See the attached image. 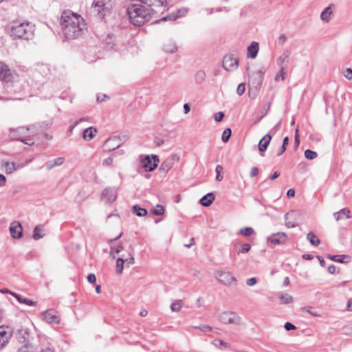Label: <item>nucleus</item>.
I'll list each match as a JSON object with an SVG mask.
<instances>
[{
    "label": "nucleus",
    "instance_id": "473e14b6",
    "mask_svg": "<svg viewBox=\"0 0 352 352\" xmlns=\"http://www.w3.org/2000/svg\"><path fill=\"white\" fill-rule=\"evenodd\" d=\"M206 77V73L203 70L197 71L195 75V81L197 84L203 83Z\"/></svg>",
    "mask_w": 352,
    "mask_h": 352
},
{
    "label": "nucleus",
    "instance_id": "7c9ffc66",
    "mask_svg": "<svg viewBox=\"0 0 352 352\" xmlns=\"http://www.w3.org/2000/svg\"><path fill=\"white\" fill-rule=\"evenodd\" d=\"M133 214L138 217H144L147 214V210L145 208L140 207L138 205H135L132 208Z\"/></svg>",
    "mask_w": 352,
    "mask_h": 352
},
{
    "label": "nucleus",
    "instance_id": "603ef678",
    "mask_svg": "<svg viewBox=\"0 0 352 352\" xmlns=\"http://www.w3.org/2000/svg\"><path fill=\"white\" fill-rule=\"evenodd\" d=\"M224 117V113L221 111H219L214 115V120L216 122H221Z\"/></svg>",
    "mask_w": 352,
    "mask_h": 352
},
{
    "label": "nucleus",
    "instance_id": "ea45409f",
    "mask_svg": "<svg viewBox=\"0 0 352 352\" xmlns=\"http://www.w3.org/2000/svg\"><path fill=\"white\" fill-rule=\"evenodd\" d=\"M231 134H232V130L230 128H226L223 133H222V135H221V140L223 142H227L229 139L230 138V136H231Z\"/></svg>",
    "mask_w": 352,
    "mask_h": 352
},
{
    "label": "nucleus",
    "instance_id": "f8f14e48",
    "mask_svg": "<svg viewBox=\"0 0 352 352\" xmlns=\"http://www.w3.org/2000/svg\"><path fill=\"white\" fill-rule=\"evenodd\" d=\"M216 276L219 281L224 285H230L232 282L236 281L230 272L217 271Z\"/></svg>",
    "mask_w": 352,
    "mask_h": 352
},
{
    "label": "nucleus",
    "instance_id": "a878e982",
    "mask_svg": "<svg viewBox=\"0 0 352 352\" xmlns=\"http://www.w3.org/2000/svg\"><path fill=\"white\" fill-rule=\"evenodd\" d=\"M96 133V129L90 126L83 131V138L85 140L89 141L95 137Z\"/></svg>",
    "mask_w": 352,
    "mask_h": 352
},
{
    "label": "nucleus",
    "instance_id": "a18cd8bd",
    "mask_svg": "<svg viewBox=\"0 0 352 352\" xmlns=\"http://www.w3.org/2000/svg\"><path fill=\"white\" fill-rule=\"evenodd\" d=\"M302 310L309 313V314H311V316H315V317H319L320 316V314H318L317 311H313L312 307H302Z\"/></svg>",
    "mask_w": 352,
    "mask_h": 352
},
{
    "label": "nucleus",
    "instance_id": "3c124183",
    "mask_svg": "<svg viewBox=\"0 0 352 352\" xmlns=\"http://www.w3.org/2000/svg\"><path fill=\"white\" fill-rule=\"evenodd\" d=\"M344 76L346 78H347L349 80H352V69L347 68L344 72Z\"/></svg>",
    "mask_w": 352,
    "mask_h": 352
},
{
    "label": "nucleus",
    "instance_id": "9b49d317",
    "mask_svg": "<svg viewBox=\"0 0 352 352\" xmlns=\"http://www.w3.org/2000/svg\"><path fill=\"white\" fill-rule=\"evenodd\" d=\"M179 160V156L177 154H172L167 157L161 164L160 171L167 173L174 165L175 162Z\"/></svg>",
    "mask_w": 352,
    "mask_h": 352
},
{
    "label": "nucleus",
    "instance_id": "2f4dec72",
    "mask_svg": "<svg viewBox=\"0 0 352 352\" xmlns=\"http://www.w3.org/2000/svg\"><path fill=\"white\" fill-rule=\"evenodd\" d=\"M294 214H295V213L293 211L285 214V225L287 227L294 228L296 226V223H295L294 221L289 220V219H292V217Z\"/></svg>",
    "mask_w": 352,
    "mask_h": 352
},
{
    "label": "nucleus",
    "instance_id": "052dcab7",
    "mask_svg": "<svg viewBox=\"0 0 352 352\" xmlns=\"http://www.w3.org/2000/svg\"><path fill=\"white\" fill-rule=\"evenodd\" d=\"M328 272L331 274H335L336 273H338L337 272V267L334 265H331L328 268Z\"/></svg>",
    "mask_w": 352,
    "mask_h": 352
},
{
    "label": "nucleus",
    "instance_id": "c03bdc74",
    "mask_svg": "<svg viewBox=\"0 0 352 352\" xmlns=\"http://www.w3.org/2000/svg\"><path fill=\"white\" fill-rule=\"evenodd\" d=\"M280 72L278 74H277L275 77V80H276V81L278 80L279 78H281L283 80H284L285 78V76L287 74V72L285 71L286 67H280Z\"/></svg>",
    "mask_w": 352,
    "mask_h": 352
},
{
    "label": "nucleus",
    "instance_id": "e2e57ef3",
    "mask_svg": "<svg viewBox=\"0 0 352 352\" xmlns=\"http://www.w3.org/2000/svg\"><path fill=\"white\" fill-rule=\"evenodd\" d=\"M6 184V177L0 173V186H5Z\"/></svg>",
    "mask_w": 352,
    "mask_h": 352
},
{
    "label": "nucleus",
    "instance_id": "49530a36",
    "mask_svg": "<svg viewBox=\"0 0 352 352\" xmlns=\"http://www.w3.org/2000/svg\"><path fill=\"white\" fill-rule=\"evenodd\" d=\"M251 249V245L249 243H245L242 245L241 250L238 251V254H245L248 253Z\"/></svg>",
    "mask_w": 352,
    "mask_h": 352
},
{
    "label": "nucleus",
    "instance_id": "20e7f679",
    "mask_svg": "<svg viewBox=\"0 0 352 352\" xmlns=\"http://www.w3.org/2000/svg\"><path fill=\"white\" fill-rule=\"evenodd\" d=\"M92 7L100 18H104L111 8V0H94Z\"/></svg>",
    "mask_w": 352,
    "mask_h": 352
},
{
    "label": "nucleus",
    "instance_id": "bb28decb",
    "mask_svg": "<svg viewBox=\"0 0 352 352\" xmlns=\"http://www.w3.org/2000/svg\"><path fill=\"white\" fill-rule=\"evenodd\" d=\"M11 294L13 296H14L16 298V300L20 303L25 304V305H27L28 306H35L36 305V302H34V301H33L32 300L23 298L21 295H19V294H17L14 293V292H11Z\"/></svg>",
    "mask_w": 352,
    "mask_h": 352
},
{
    "label": "nucleus",
    "instance_id": "9d476101",
    "mask_svg": "<svg viewBox=\"0 0 352 352\" xmlns=\"http://www.w3.org/2000/svg\"><path fill=\"white\" fill-rule=\"evenodd\" d=\"M239 66V60L234 54H230L224 56L223 60V67L227 71H234Z\"/></svg>",
    "mask_w": 352,
    "mask_h": 352
},
{
    "label": "nucleus",
    "instance_id": "4c0bfd02",
    "mask_svg": "<svg viewBox=\"0 0 352 352\" xmlns=\"http://www.w3.org/2000/svg\"><path fill=\"white\" fill-rule=\"evenodd\" d=\"M164 208L162 205H157L155 208L151 209V212L153 214L160 216L164 213Z\"/></svg>",
    "mask_w": 352,
    "mask_h": 352
},
{
    "label": "nucleus",
    "instance_id": "5fc2aeb1",
    "mask_svg": "<svg viewBox=\"0 0 352 352\" xmlns=\"http://www.w3.org/2000/svg\"><path fill=\"white\" fill-rule=\"evenodd\" d=\"M178 17H179V16H178V15H177V16H173V15H172V16H166L162 17V18L161 19H160V20H157V21H155V22H156V23H158L160 21H167V20H173V21H174V20H175V19H176L177 18H178Z\"/></svg>",
    "mask_w": 352,
    "mask_h": 352
},
{
    "label": "nucleus",
    "instance_id": "b1692460",
    "mask_svg": "<svg viewBox=\"0 0 352 352\" xmlns=\"http://www.w3.org/2000/svg\"><path fill=\"white\" fill-rule=\"evenodd\" d=\"M333 217L337 221L342 219H349L351 218L350 210L346 208H343L338 212H334Z\"/></svg>",
    "mask_w": 352,
    "mask_h": 352
},
{
    "label": "nucleus",
    "instance_id": "2eb2a0df",
    "mask_svg": "<svg viewBox=\"0 0 352 352\" xmlns=\"http://www.w3.org/2000/svg\"><path fill=\"white\" fill-rule=\"evenodd\" d=\"M101 196L102 199H105L109 203H112L117 198V192L113 188H106L103 190Z\"/></svg>",
    "mask_w": 352,
    "mask_h": 352
},
{
    "label": "nucleus",
    "instance_id": "aec40b11",
    "mask_svg": "<svg viewBox=\"0 0 352 352\" xmlns=\"http://www.w3.org/2000/svg\"><path fill=\"white\" fill-rule=\"evenodd\" d=\"M335 8L333 3H331L327 6L321 13L320 18L324 22H329L331 20V16L333 14L332 9Z\"/></svg>",
    "mask_w": 352,
    "mask_h": 352
},
{
    "label": "nucleus",
    "instance_id": "09e8293b",
    "mask_svg": "<svg viewBox=\"0 0 352 352\" xmlns=\"http://www.w3.org/2000/svg\"><path fill=\"white\" fill-rule=\"evenodd\" d=\"M215 345L219 347H224V348H229L230 346V344L228 342H226L221 340H218L215 341Z\"/></svg>",
    "mask_w": 352,
    "mask_h": 352
},
{
    "label": "nucleus",
    "instance_id": "c756f323",
    "mask_svg": "<svg viewBox=\"0 0 352 352\" xmlns=\"http://www.w3.org/2000/svg\"><path fill=\"white\" fill-rule=\"evenodd\" d=\"M307 239L313 245L317 246L320 243L319 238L312 232H309L307 234Z\"/></svg>",
    "mask_w": 352,
    "mask_h": 352
},
{
    "label": "nucleus",
    "instance_id": "774afa93",
    "mask_svg": "<svg viewBox=\"0 0 352 352\" xmlns=\"http://www.w3.org/2000/svg\"><path fill=\"white\" fill-rule=\"evenodd\" d=\"M287 196L289 197V198H292V197H294L295 196V190L294 189H289L287 192Z\"/></svg>",
    "mask_w": 352,
    "mask_h": 352
},
{
    "label": "nucleus",
    "instance_id": "37998d69",
    "mask_svg": "<svg viewBox=\"0 0 352 352\" xmlns=\"http://www.w3.org/2000/svg\"><path fill=\"white\" fill-rule=\"evenodd\" d=\"M223 168L221 165H217L215 168V171L217 173L216 180L220 182L223 179V175H221V172L223 171Z\"/></svg>",
    "mask_w": 352,
    "mask_h": 352
},
{
    "label": "nucleus",
    "instance_id": "c9c22d12",
    "mask_svg": "<svg viewBox=\"0 0 352 352\" xmlns=\"http://www.w3.org/2000/svg\"><path fill=\"white\" fill-rule=\"evenodd\" d=\"M254 233V230L251 227H245L239 230V234L244 236H250Z\"/></svg>",
    "mask_w": 352,
    "mask_h": 352
},
{
    "label": "nucleus",
    "instance_id": "680f3d73",
    "mask_svg": "<svg viewBox=\"0 0 352 352\" xmlns=\"http://www.w3.org/2000/svg\"><path fill=\"white\" fill-rule=\"evenodd\" d=\"M299 144H300V138H299V134H298V129H296V132H295V146H296V148L298 147Z\"/></svg>",
    "mask_w": 352,
    "mask_h": 352
},
{
    "label": "nucleus",
    "instance_id": "864d4df0",
    "mask_svg": "<svg viewBox=\"0 0 352 352\" xmlns=\"http://www.w3.org/2000/svg\"><path fill=\"white\" fill-rule=\"evenodd\" d=\"M23 143L27 145H33L34 142L32 138H23L20 140Z\"/></svg>",
    "mask_w": 352,
    "mask_h": 352
},
{
    "label": "nucleus",
    "instance_id": "8fccbe9b",
    "mask_svg": "<svg viewBox=\"0 0 352 352\" xmlns=\"http://www.w3.org/2000/svg\"><path fill=\"white\" fill-rule=\"evenodd\" d=\"M245 91V83H240L238 85V87H237V89H236L237 94L239 96H241L242 94H244Z\"/></svg>",
    "mask_w": 352,
    "mask_h": 352
},
{
    "label": "nucleus",
    "instance_id": "f03ea898",
    "mask_svg": "<svg viewBox=\"0 0 352 352\" xmlns=\"http://www.w3.org/2000/svg\"><path fill=\"white\" fill-rule=\"evenodd\" d=\"M130 22L135 25L140 26L148 22L156 13L146 8V6L132 4L127 8Z\"/></svg>",
    "mask_w": 352,
    "mask_h": 352
},
{
    "label": "nucleus",
    "instance_id": "69168bd1",
    "mask_svg": "<svg viewBox=\"0 0 352 352\" xmlns=\"http://www.w3.org/2000/svg\"><path fill=\"white\" fill-rule=\"evenodd\" d=\"M287 36L284 34H281L279 37H278V42L281 44V45H283L286 41H287Z\"/></svg>",
    "mask_w": 352,
    "mask_h": 352
},
{
    "label": "nucleus",
    "instance_id": "58836bf2",
    "mask_svg": "<svg viewBox=\"0 0 352 352\" xmlns=\"http://www.w3.org/2000/svg\"><path fill=\"white\" fill-rule=\"evenodd\" d=\"M182 307V301L181 300H177L174 301L171 305L170 309L173 311L178 312Z\"/></svg>",
    "mask_w": 352,
    "mask_h": 352
},
{
    "label": "nucleus",
    "instance_id": "f704fd0d",
    "mask_svg": "<svg viewBox=\"0 0 352 352\" xmlns=\"http://www.w3.org/2000/svg\"><path fill=\"white\" fill-rule=\"evenodd\" d=\"M124 261L123 257H120L116 261V272L118 274H121L124 270Z\"/></svg>",
    "mask_w": 352,
    "mask_h": 352
},
{
    "label": "nucleus",
    "instance_id": "39448f33",
    "mask_svg": "<svg viewBox=\"0 0 352 352\" xmlns=\"http://www.w3.org/2000/svg\"><path fill=\"white\" fill-rule=\"evenodd\" d=\"M264 74L265 72L260 69L253 72L249 75V84L251 89H259L263 81Z\"/></svg>",
    "mask_w": 352,
    "mask_h": 352
},
{
    "label": "nucleus",
    "instance_id": "f257e3e1",
    "mask_svg": "<svg viewBox=\"0 0 352 352\" xmlns=\"http://www.w3.org/2000/svg\"><path fill=\"white\" fill-rule=\"evenodd\" d=\"M60 25L63 34L69 39L76 38L82 35L86 25L85 20L80 15L69 10L63 12Z\"/></svg>",
    "mask_w": 352,
    "mask_h": 352
},
{
    "label": "nucleus",
    "instance_id": "0e129e2a",
    "mask_svg": "<svg viewBox=\"0 0 352 352\" xmlns=\"http://www.w3.org/2000/svg\"><path fill=\"white\" fill-rule=\"evenodd\" d=\"M31 348V346H23V347L19 349L16 352H32Z\"/></svg>",
    "mask_w": 352,
    "mask_h": 352
},
{
    "label": "nucleus",
    "instance_id": "a211bd4d",
    "mask_svg": "<svg viewBox=\"0 0 352 352\" xmlns=\"http://www.w3.org/2000/svg\"><path fill=\"white\" fill-rule=\"evenodd\" d=\"M45 320L48 323L58 324L59 323V317L56 315L55 310L49 309L43 312Z\"/></svg>",
    "mask_w": 352,
    "mask_h": 352
},
{
    "label": "nucleus",
    "instance_id": "ddd939ff",
    "mask_svg": "<svg viewBox=\"0 0 352 352\" xmlns=\"http://www.w3.org/2000/svg\"><path fill=\"white\" fill-rule=\"evenodd\" d=\"M0 166L1 168H5V172L6 173V174H12L18 169L23 168V164H16L14 162L2 160L0 162Z\"/></svg>",
    "mask_w": 352,
    "mask_h": 352
},
{
    "label": "nucleus",
    "instance_id": "423d86ee",
    "mask_svg": "<svg viewBox=\"0 0 352 352\" xmlns=\"http://www.w3.org/2000/svg\"><path fill=\"white\" fill-rule=\"evenodd\" d=\"M159 161L158 157L155 155H146L141 160V166L145 171L151 172L157 168Z\"/></svg>",
    "mask_w": 352,
    "mask_h": 352
},
{
    "label": "nucleus",
    "instance_id": "1a4fd4ad",
    "mask_svg": "<svg viewBox=\"0 0 352 352\" xmlns=\"http://www.w3.org/2000/svg\"><path fill=\"white\" fill-rule=\"evenodd\" d=\"M122 139L118 136H113L107 138L103 145V149L105 152H111L119 148L122 144Z\"/></svg>",
    "mask_w": 352,
    "mask_h": 352
},
{
    "label": "nucleus",
    "instance_id": "0eeeda50",
    "mask_svg": "<svg viewBox=\"0 0 352 352\" xmlns=\"http://www.w3.org/2000/svg\"><path fill=\"white\" fill-rule=\"evenodd\" d=\"M219 320L223 324H239L241 322V318L239 315L234 311H223L219 316Z\"/></svg>",
    "mask_w": 352,
    "mask_h": 352
},
{
    "label": "nucleus",
    "instance_id": "f3484780",
    "mask_svg": "<svg viewBox=\"0 0 352 352\" xmlns=\"http://www.w3.org/2000/svg\"><path fill=\"white\" fill-rule=\"evenodd\" d=\"M287 236L284 232H277L272 234L268 237L269 242L274 245H280L284 243L286 241Z\"/></svg>",
    "mask_w": 352,
    "mask_h": 352
},
{
    "label": "nucleus",
    "instance_id": "a19ab883",
    "mask_svg": "<svg viewBox=\"0 0 352 352\" xmlns=\"http://www.w3.org/2000/svg\"><path fill=\"white\" fill-rule=\"evenodd\" d=\"M280 300L283 304H289L293 302V298L292 296L285 294L280 296Z\"/></svg>",
    "mask_w": 352,
    "mask_h": 352
},
{
    "label": "nucleus",
    "instance_id": "5701e85b",
    "mask_svg": "<svg viewBox=\"0 0 352 352\" xmlns=\"http://www.w3.org/2000/svg\"><path fill=\"white\" fill-rule=\"evenodd\" d=\"M65 160L64 157H59L56 158L54 160L47 161L45 163V166L47 170H51L56 166L62 165L65 162Z\"/></svg>",
    "mask_w": 352,
    "mask_h": 352
},
{
    "label": "nucleus",
    "instance_id": "13d9d810",
    "mask_svg": "<svg viewBox=\"0 0 352 352\" xmlns=\"http://www.w3.org/2000/svg\"><path fill=\"white\" fill-rule=\"evenodd\" d=\"M87 280L89 283H95L96 281V275L94 274H89L87 276Z\"/></svg>",
    "mask_w": 352,
    "mask_h": 352
},
{
    "label": "nucleus",
    "instance_id": "6ab92c4d",
    "mask_svg": "<svg viewBox=\"0 0 352 352\" xmlns=\"http://www.w3.org/2000/svg\"><path fill=\"white\" fill-rule=\"evenodd\" d=\"M272 136L270 134L264 135L258 142V150L261 153H264L272 140Z\"/></svg>",
    "mask_w": 352,
    "mask_h": 352
},
{
    "label": "nucleus",
    "instance_id": "412c9836",
    "mask_svg": "<svg viewBox=\"0 0 352 352\" xmlns=\"http://www.w3.org/2000/svg\"><path fill=\"white\" fill-rule=\"evenodd\" d=\"M259 50L258 43L253 41L248 47V58H255Z\"/></svg>",
    "mask_w": 352,
    "mask_h": 352
},
{
    "label": "nucleus",
    "instance_id": "bf43d9fd",
    "mask_svg": "<svg viewBox=\"0 0 352 352\" xmlns=\"http://www.w3.org/2000/svg\"><path fill=\"white\" fill-rule=\"evenodd\" d=\"M257 283V279L256 278H248L246 280V284L248 285V286H253L256 283Z\"/></svg>",
    "mask_w": 352,
    "mask_h": 352
},
{
    "label": "nucleus",
    "instance_id": "e433bc0d",
    "mask_svg": "<svg viewBox=\"0 0 352 352\" xmlns=\"http://www.w3.org/2000/svg\"><path fill=\"white\" fill-rule=\"evenodd\" d=\"M164 50L166 52L174 53L177 50V46L175 43L170 42L164 45Z\"/></svg>",
    "mask_w": 352,
    "mask_h": 352
},
{
    "label": "nucleus",
    "instance_id": "4468645a",
    "mask_svg": "<svg viewBox=\"0 0 352 352\" xmlns=\"http://www.w3.org/2000/svg\"><path fill=\"white\" fill-rule=\"evenodd\" d=\"M13 76L10 69L3 62L0 61V80L8 82L12 80Z\"/></svg>",
    "mask_w": 352,
    "mask_h": 352
},
{
    "label": "nucleus",
    "instance_id": "4d7b16f0",
    "mask_svg": "<svg viewBox=\"0 0 352 352\" xmlns=\"http://www.w3.org/2000/svg\"><path fill=\"white\" fill-rule=\"evenodd\" d=\"M113 158L109 157L103 160L102 164L106 166H111V165H113Z\"/></svg>",
    "mask_w": 352,
    "mask_h": 352
},
{
    "label": "nucleus",
    "instance_id": "cd10ccee",
    "mask_svg": "<svg viewBox=\"0 0 352 352\" xmlns=\"http://www.w3.org/2000/svg\"><path fill=\"white\" fill-rule=\"evenodd\" d=\"M11 334L6 331L4 327H0V340L3 344H7Z\"/></svg>",
    "mask_w": 352,
    "mask_h": 352
},
{
    "label": "nucleus",
    "instance_id": "393cba45",
    "mask_svg": "<svg viewBox=\"0 0 352 352\" xmlns=\"http://www.w3.org/2000/svg\"><path fill=\"white\" fill-rule=\"evenodd\" d=\"M214 198V195L212 192H209L203 196L199 200V202L203 206L208 207L212 204Z\"/></svg>",
    "mask_w": 352,
    "mask_h": 352
},
{
    "label": "nucleus",
    "instance_id": "6e6d98bb",
    "mask_svg": "<svg viewBox=\"0 0 352 352\" xmlns=\"http://www.w3.org/2000/svg\"><path fill=\"white\" fill-rule=\"evenodd\" d=\"M284 327L287 331L294 330L296 329V326L289 322H287L285 324Z\"/></svg>",
    "mask_w": 352,
    "mask_h": 352
},
{
    "label": "nucleus",
    "instance_id": "72a5a7b5",
    "mask_svg": "<svg viewBox=\"0 0 352 352\" xmlns=\"http://www.w3.org/2000/svg\"><path fill=\"white\" fill-rule=\"evenodd\" d=\"M42 226L40 225L36 226L33 230V238L35 240L40 239L43 237L44 234H41Z\"/></svg>",
    "mask_w": 352,
    "mask_h": 352
},
{
    "label": "nucleus",
    "instance_id": "de8ad7c7",
    "mask_svg": "<svg viewBox=\"0 0 352 352\" xmlns=\"http://www.w3.org/2000/svg\"><path fill=\"white\" fill-rule=\"evenodd\" d=\"M124 261L126 265L128 267L134 264V263H135L134 256L131 254H129V257L124 258Z\"/></svg>",
    "mask_w": 352,
    "mask_h": 352
},
{
    "label": "nucleus",
    "instance_id": "338daca9",
    "mask_svg": "<svg viewBox=\"0 0 352 352\" xmlns=\"http://www.w3.org/2000/svg\"><path fill=\"white\" fill-rule=\"evenodd\" d=\"M258 173V169L257 167L252 168L251 171H250V177H254L256 176Z\"/></svg>",
    "mask_w": 352,
    "mask_h": 352
},
{
    "label": "nucleus",
    "instance_id": "6e6552de",
    "mask_svg": "<svg viewBox=\"0 0 352 352\" xmlns=\"http://www.w3.org/2000/svg\"><path fill=\"white\" fill-rule=\"evenodd\" d=\"M15 338L19 342L23 344L25 346H30L31 334L27 328L17 329L15 333Z\"/></svg>",
    "mask_w": 352,
    "mask_h": 352
},
{
    "label": "nucleus",
    "instance_id": "dca6fc26",
    "mask_svg": "<svg viewBox=\"0 0 352 352\" xmlns=\"http://www.w3.org/2000/svg\"><path fill=\"white\" fill-rule=\"evenodd\" d=\"M10 232L14 239H20L23 235V228L19 222L14 221L10 227Z\"/></svg>",
    "mask_w": 352,
    "mask_h": 352
},
{
    "label": "nucleus",
    "instance_id": "79ce46f5",
    "mask_svg": "<svg viewBox=\"0 0 352 352\" xmlns=\"http://www.w3.org/2000/svg\"><path fill=\"white\" fill-rule=\"evenodd\" d=\"M317 156H318V154L314 151H312V150H310V149H307L305 151V157L307 160H314V159H316L317 157Z\"/></svg>",
    "mask_w": 352,
    "mask_h": 352
},
{
    "label": "nucleus",
    "instance_id": "7ed1b4c3",
    "mask_svg": "<svg viewBox=\"0 0 352 352\" xmlns=\"http://www.w3.org/2000/svg\"><path fill=\"white\" fill-rule=\"evenodd\" d=\"M10 34L14 39L29 40L34 35L33 26L30 23L15 22L10 27Z\"/></svg>",
    "mask_w": 352,
    "mask_h": 352
},
{
    "label": "nucleus",
    "instance_id": "c85d7f7f",
    "mask_svg": "<svg viewBox=\"0 0 352 352\" xmlns=\"http://www.w3.org/2000/svg\"><path fill=\"white\" fill-rule=\"evenodd\" d=\"M327 258L332 260V261H336V262H338V263H346L347 261H344L345 258H349V256L347 255H331V254H327Z\"/></svg>",
    "mask_w": 352,
    "mask_h": 352
},
{
    "label": "nucleus",
    "instance_id": "4be33fe9",
    "mask_svg": "<svg viewBox=\"0 0 352 352\" xmlns=\"http://www.w3.org/2000/svg\"><path fill=\"white\" fill-rule=\"evenodd\" d=\"M290 51L285 50L281 56L277 58V64L280 67H286L289 62Z\"/></svg>",
    "mask_w": 352,
    "mask_h": 352
}]
</instances>
